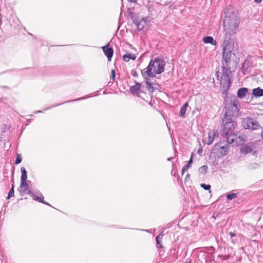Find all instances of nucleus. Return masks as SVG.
Wrapping results in <instances>:
<instances>
[{
	"label": "nucleus",
	"instance_id": "nucleus-1",
	"mask_svg": "<svg viewBox=\"0 0 263 263\" xmlns=\"http://www.w3.org/2000/svg\"><path fill=\"white\" fill-rule=\"evenodd\" d=\"M234 46L233 40L230 36H226L222 45V73L220 80V89L223 94L227 92L231 86L230 74L231 72L229 65L231 62Z\"/></svg>",
	"mask_w": 263,
	"mask_h": 263
},
{
	"label": "nucleus",
	"instance_id": "nucleus-2",
	"mask_svg": "<svg viewBox=\"0 0 263 263\" xmlns=\"http://www.w3.org/2000/svg\"><path fill=\"white\" fill-rule=\"evenodd\" d=\"M239 102L237 100L236 97L231 99L230 103L226 104L225 114L222 119L223 129L221 133V136L224 138L230 133L233 132L236 123L235 121L239 112Z\"/></svg>",
	"mask_w": 263,
	"mask_h": 263
},
{
	"label": "nucleus",
	"instance_id": "nucleus-3",
	"mask_svg": "<svg viewBox=\"0 0 263 263\" xmlns=\"http://www.w3.org/2000/svg\"><path fill=\"white\" fill-rule=\"evenodd\" d=\"M165 62L162 57H157L151 60L146 68L141 71L143 78L155 77L157 74L162 73L164 71Z\"/></svg>",
	"mask_w": 263,
	"mask_h": 263
},
{
	"label": "nucleus",
	"instance_id": "nucleus-4",
	"mask_svg": "<svg viewBox=\"0 0 263 263\" xmlns=\"http://www.w3.org/2000/svg\"><path fill=\"white\" fill-rule=\"evenodd\" d=\"M240 20L234 13H227L223 20L224 31L229 36L235 34L238 28Z\"/></svg>",
	"mask_w": 263,
	"mask_h": 263
},
{
	"label": "nucleus",
	"instance_id": "nucleus-5",
	"mask_svg": "<svg viewBox=\"0 0 263 263\" xmlns=\"http://www.w3.org/2000/svg\"><path fill=\"white\" fill-rule=\"evenodd\" d=\"M22 196L29 195L32 197H43L41 192L37 190H30L27 182H21L18 189Z\"/></svg>",
	"mask_w": 263,
	"mask_h": 263
},
{
	"label": "nucleus",
	"instance_id": "nucleus-6",
	"mask_svg": "<svg viewBox=\"0 0 263 263\" xmlns=\"http://www.w3.org/2000/svg\"><path fill=\"white\" fill-rule=\"evenodd\" d=\"M242 124L245 129L251 130H257L260 127L258 122L255 119L252 118H246L243 119L242 122Z\"/></svg>",
	"mask_w": 263,
	"mask_h": 263
},
{
	"label": "nucleus",
	"instance_id": "nucleus-7",
	"mask_svg": "<svg viewBox=\"0 0 263 263\" xmlns=\"http://www.w3.org/2000/svg\"><path fill=\"white\" fill-rule=\"evenodd\" d=\"M228 148V143H224L223 142L216 143L214 146V149L222 156L227 155Z\"/></svg>",
	"mask_w": 263,
	"mask_h": 263
},
{
	"label": "nucleus",
	"instance_id": "nucleus-8",
	"mask_svg": "<svg viewBox=\"0 0 263 263\" xmlns=\"http://www.w3.org/2000/svg\"><path fill=\"white\" fill-rule=\"evenodd\" d=\"M255 148V144L253 142H250L241 146L240 148V152L241 153L246 155L249 153H251Z\"/></svg>",
	"mask_w": 263,
	"mask_h": 263
},
{
	"label": "nucleus",
	"instance_id": "nucleus-9",
	"mask_svg": "<svg viewBox=\"0 0 263 263\" xmlns=\"http://www.w3.org/2000/svg\"><path fill=\"white\" fill-rule=\"evenodd\" d=\"M219 135V133L217 130L212 129L210 130L208 135V139L207 141H205V142L208 145L211 144L214 140L218 137Z\"/></svg>",
	"mask_w": 263,
	"mask_h": 263
},
{
	"label": "nucleus",
	"instance_id": "nucleus-10",
	"mask_svg": "<svg viewBox=\"0 0 263 263\" xmlns=\"http://www.w3.org/2000/svg\"><path fill=\"white\" fill-rule=\"evenodd\" d=\"M102 49L104 54L107 57L108 61H111V59L114 54L113 49L111 47H109L108 45L102 47Z\"/></svg>",
	"mask_w": 263,
	"mask_h": 263
},
{
	"label": "nucleus",
	"instance_id": "nucleus-11",
	"mask_svg": "<svg viewBox=\"0 0 263 263\" xmlns=\"http://www.w3.org/2000/svg\"><path fill=\"white\" fill-rule=\"evenodd\" d=\"M224 138L227 139V142L229 144H233V146L236 145L237 134L230 133L228 136Z\"/></svg>",
	"mask_w": 263,
	"mask_h": 263
},
{
	"label": "nucleus",
	"instance_id": "nucleus-12",
	"mask_svg": "<svg viewBox=\"0 0 263 263\" xmlns=\"http://www.w3.org/2000/svg\"><path fill=\"white\" fill-rule=\"evenodd\" d=\"M141 85L139 83H136V84L132 86L130 88V91L133 95H136L138 97L140 92V90Z\"/></svg>",
	"mask_w": 263,
	"mask_h": 263
},
{
	"label": "nucleus",
	"instance_id": "nucleus-13",
	"mask_svg": "<svg viewBox=\"0 0 263 263\" xmlns=\"http://www.w3.org/2000/svg\"><path fill=\"white\" fill-rule=\"evenodd\" d=\"M134 23L139 31L142 30L146 25V20L145 18H141L140 21L136 20Z\"/></svg>",
	"mask_w": 263,
	"mask_h": 263
},
{
	"label": "nucleus",
	"instance_id": "nucleus-14",
	"mask_svg": "<svg viewBox=\"0 0 263 263\" xmlns=\"http://www.w3.org/2000/svg\"><path fill=\"white\" fill-rule=\"evenodd\" d=\"M89 97V96H84L83 97L77 98V99H73V100H72L67 101H66V102H63L62 103L57 104H55L54 105H52L50 107L46 108L45 110H48V109H50V108H51L52 107H55L58 106H59L60 105H62L63 104H64V103H69V102H76V101L84 100L85 99L88 98Z\"/></svg>",
	"mask_w": 263,
	"mask_h": 263
},
{
	"label": "nucleus",
	"instance_id": "nucleus-15",
	"mask_svg": "<svg viewBox=\"0 0 263 263\" xmlns=\"http://www.w3.org/2000/svg\"><path fill=\"white\" fill-rule=\"evenodd\" d=\"M252 95L255 97H260L263 96V89L260 87L253 89Z\"/></svg>",
	"mask_w": 263,
	"mask_h": 263
},
{
	"label": "nucleus",
	"instance_id": "nucleus-16",
	"mask_svg": "<svg viewBox=\"0 0 263 263\" xmlns=\"http://www.w3.org/2000/svg\"><path fill=\"white\" fill-rule=\"evenodd\" d=\"M203 42L205 44H210L214 46H215L217 44V42L211 36L204 37L203 38Z\"/></svg>",
	"mask_w": 263,
	"mask_h": 263
},
{
	"label": "nucleus",
	"instance_id": "nucleus-17",
	"mask_svg": "<svg viewBox=\"0 0 263 263\" xmlns=\"http://www.w3.org/2000/svg\"><path fill=\"white\" fill-rule=\"evenodd\" d=\"M248 88L246 87H242L239 88L237 91L238 97L240 99L243 98L248 93Z\"/></svg>",
	"mask_w": 263,
	"mask_h": 263
},
{
	"label": "nucleus",
	"instance_id": "nucleus-18",
	"mask_svg": "<svg viewBox=\"0 0 263 263\" xmlns=\"http://www.w3.org/2000/svg\"><path fill=\"white\" fill-rule=\"evenodd\" d=\"M21 182H27V173L25 167H22L21 168Z\"/></svg>",
	"mask_w": 263,
	"mask_h": 263
},
{
	"label": "nucleus",
	"instance_id": "nucleus-19",
	"mask_svg": "<svg viewBox=\"0 0 263 263\" xmlns=\"http://www.w3.org/2000/svg\"><path fill=\"white\" fill-rule=\"evenodd\" d=\"M246 136L244 134H237L236 145H240L241 143H243L246 140Z\"/></svg>",
	"mask_w": 263,
	"mask_h": 263
},
{
	"label": "nucleus",
	"instance_id": "nucleus-20",
	"mask_svg": "<svg viewBox=\"0 0 263 263\" xmlns=\"http://www.w3.org/2000/svg\"><path fill=\"white\" fill-rule=\"evenodd\" d=\"M241 191L240 190H233L230 193H227L225 196L226 197H235L237 195H241L240 192Z\"/></svg>",
	"mask_w": 263,
	"mask_h": 263
},
{
	"label": "nucleus",
	"instance_id": "nucleus-21",
	"mask_svg": "<svg viewBox=\"0 0 263 263\" xmlns=\"http://www.w3.org/2000/svg\"><path fill=\"white\" fill-rule=\"evenodd\" d=\"M136 59V55L135 54L127 53L123 56V60L126 62H128L130 59L135 60Z\"/></svg>",
	"mask_w": 263,
	"mask_h": 263
},
{
	"label": "nucleus",
	"instance_id": "nucleus-22",
	"mask_svg": "<svg viewBox=\"0 0 263 263\" xmlns=\"http://www.w3.org/2000/svg\"><path fill=\"white\" fill-rule=\"evenodd\" d=\"M188 107V103H185L181 108L179 116L182 118H184L185 114L186 111L187 107Z\"/></svg>",
	"mask_w": 263,
	"mask_h": 263
},
{
	"label": "nucleus",
	"instance_id": "nucleus-23",
	"mask_svg": "<svg viewBox=\"0 0 263 263\" xmlns=\"http://www.w3.org/2000/svg\"><path fill=\"white\" fill-rule=\"evenodd\" d=\"M149 77H145L144 78L145 83H146V87L149 90L151 91L153 89V84L151 83L149 81Z\"/></svg>",
	"mask_w": 263,
	"mask_h": 263
},
{
	"label": "nucleus",
	"instance_id": "nucleus-24",
	"mask_svg": "<svg viewBox=\"0 0 263 263\" xmlns=\"http://www.w3.org/2000/svg\"><path fill=\"white\" fill-rule=\"evenodd\" d=\"M208 169V166L206 165H202L199 168V173L200 175H205Z\"/></svg>",
	"mask_w": 263,
	"mask_h": 263
},
{
	"label": "nucleus",
	"instance_id": "nucleus-25",
	"mask_svg": "<svg viewBox=\"0 0 263 263\" xmlns=\"http://www.w3.org/2000/svg\"><path fill=\"white\" fill-rule=\"evenodd\" d=\"M162 236H163L162 235L159 234L158 236H157V237L156 238L157 248H160L162 247V246L161 244V241L162 238Z\"/></svg>",
	"mask_w": 263,
	"mask_h": 263
},
{
	"label": "nucleus",
	"instance_id": "nucleus-26",
	"mask_svg": "<svg viewBox=\"0 0 263 263\" xmlns=\"http://www.w3.org/2000/svg\"><path fill=\"white\" fill-rule=\"evenodd\" d=\"M193 163V156H191V157L190 158L189 161H188L187 163L184 165L183 167H184V170H188L189 168V167H190L191 165L192 164V163Z\"/></svg>",
	"mask_w": 263,
	"mask_h": 263
},
{
	"label": "nucleus",
	"instance_id": "nucleus-27",
	"mask_svg": "<svg viewBox=\"0 0 263 263\" xmlns=\"http://www.w3.org/2000/svg\"><path fill=\"white\" fill-rule=\"evenodd\" d=\"M22 160V156L21 155V154H17L16 157L15 164L16 165L18 164L21 162Z\"/></svg>",
	"mask_w": 263,
	"mask_h": 263
},
{
	"label": "nucleus",
	"instance_id": "nucleus-28",
	"mask_svg": "<svg viewBox=\"0 0 263 263\" xmlns=\"http://www.w3.org/2000/svg\"><path fill=\"white\" fill-rule=\"evenodd\" d=\"M200 185L205 190H210L211 189V185L209 184H205L204 183H202V184H201Z\"/></svg>",
	"mask_w": 263,
	"mask_h": 263
},
{
	"label": "nucleus",
	"instance_id": "nucleus-29",
	"mask_svg": "<svg viewBox=\"0 0 263 263\" xmlns=\"http://www.w3.org/2000/svg\"><path fill=\"white\" fill-rule=\"evenodd\" d=\"M33 199L39 202H41V203H43L49 205L48 203L44 201V198H33Z\"/></svg>",
	"mask_w": 263,
	"mask_h": 263
},
{
	"label": "nucleus",
	"instance_id": "nucleus-30",
	"mask_svg": "<svg viewBox=\"0 0 263 263\" xmlns=\"http://www.w3.org/2000/svg\"><path fill=\"white\" fill-rule=\"evenodd\" d=\"M14 196V191H13V188H12L9 193H8V197H12Z\"/></svg>",
	"mask_w": 263,
	"mask_h": 263
},
{
	"label": "nucleus",
	"instance_id": "nucleus-31",
	"mask_svg": "<svg viewBox=\"0 0 263 263\" xmlns=\"http://www.w3.org/2000/svg\"><path fill=\"white\" fill-rule=\"evenodd\" d=\"M115 76H116L115 71L114 70H111V74L110 76V79H112L114 80L115 79Z\"/></svg>",
	"mask_w": 263,
	"mask_h": 263
},
{
	"label": "nucleus",
	"instance_id": "nucleus-32",
	"mask_svg": "<svg viewBox=\"0 0 263 263\" xmlns=\"http://www.w3.org/2000/svg\"><path fill=\"white\" fill-rule=\"evenodd\" d=\"M131 74L132 75V76H133L134 77H137L138 76V73L137 72H136V70H132V72H131Z\"/></svg>",
	"mask_w": 263,
	"mask_h": 263
},
{
	"label": "nucleus",
	"instance_id": "nucleus-33",
	"mask_svg": "<svg viewBox=\"0 0 263 263\" xmlns=\"http://www.w3.org/2000/svg\"><path fill=\"white\" fill-rule=\"evenodd\" d=\"M10 129V126L5 125L3 129L4 132H6Z\"/></svg>",
	"mask_w": 263,
	"mask_h": 263
},
{
	"label": "nucleus",
	"instance_id": "nucleus-34",
	"mask_svg": "<svg viewBox=\"0 0 263 263\" xmlns=\"http://www.w3.org/2000/svg\"><path fill=\"white\" fill-rule=\"evenodd\" d=\"M190 175L189 174H186L185 178L184 179V182H186L190 179Z\"/></svg>",
	"mask_w": 263,
	"mask_h": 263
},
{
	"label": "nucleus",
	"instance_id": "nucleus-35",
	"mask_svg": "<svg viewBox=\"0 0 263 263\" xmlns=\"http://www.w3.org/2000/svg\"><path fill=\"white\" fill-rule=\"evenodd\" d=\"M229 235L231 236V237H234V236H235V233H233V232H230L229 233Z\"/></svg>",
	"mask_w": 263,
	"mask_h": 263
},
{
	"label": "nucleus",
	"instance_id": "nucleus-36",
	"mask_svg": "<svg viewBox=\"0 0 263 263\" xmlns=\"http://www.w3.org/2000/svg\"><path fill=\"white\" fill-rule=\"evenodd\" d=\"M128 1L130 3H136L138 1V0H128Z\"/></svg>",
	"mask_w": 263,
	"mask_h": 263
},
{
	"label": "nucleus",
	"instance_id": "nucleus-37",
	"mask_svg": "<svg viewBox=\"0 0 263 263\" xmlns=\"http://www.w3.org/2000/svg\"><path fill=\"white\" fill-rule=\"evenodd\" d=\"M262 0H254V2L257 4H259L262 2Z\"/></svg>",
	"mask_w": 263,
	"mask_h": 263
},
{
	"label": "nucleus",
	"instance_id": "nucleus-38",
	"mask_svg": "<svg viewBox=\"0 0 263 263\" xmlns=\"http://www.w3.org/2000/svg\"><path fill=\"white\" fill-rule=\"evenodd\" d=\"M186 171H187V170H184V167H183V168L182 169V171H181L182 175H183L184 173L185 172H186Z\"/></svg>",
	"mask_w": 263,
	"mask_h": 263
},
{
	"label": "nucleus",
	"instance_id": "nucleus-39",
	"mask_svg": "<svg viewBox=\"0 0 263 263\" xmlns=\"http://www.w3.org/2000/svg\"><path fill=\"white\" fill-rule=\"evenodd\" d=\"M31 119H28L27 120V124H26V126L28 125L30 123H31Z\"/></svg>",
	"mask_w": 263,
	"mask_h": 263
},
{
	"label": "nucleus",
	"instance_id": "nucleus-40",
	"mask_svg": "<svg viewBox=\"0 0 263 263\" xmlns=\"http://www.w3.org/2000/svg\"><path fill=\"white\" fill-rule=\"evenodd\" d=\"M43 111L42 110H37L34 112V114H36L37 113H42Z\"/></svg>",
	"mask_w": 263,
	"mask_h": 263
},
{
	"label": "nucleus",
	"instance_id": "nucleus-41",
	"mask_svg": "<svg viewBox=\"0 0 263 263\" xmlns=\"http://www.w3.org/2000/svg\"><path fill=\"white\" fill-rule=\"evenodd\" d=\"M217 216H218V214L215 215V214L214 213L213 216H212V217H213L215 219Z\"/></svg>",
	"mask_w": 263,
	"mask_h": 263
},
{
	"label": "nucleus",
	"instance_id": "nucleus-42",
	"mask_svg": "<svg viewBox=\"0 0 263 263\" xmlns=\"http://www.w3.org/2000/svg\"><path fill=\"white\" fill-rule=\"evenodd\" d=\"M184 263H191V261L190 259H186Z\"/></svg>",
	"mask_w": 263,
	"mask_h": 263
},
{
	"label": "nucleus",
	"instance_id": "nucleus-43",
	"mask_svg": "<svg viewBox=\"0 0 263 263\" xmlns=\"http://www.w3.org/2000/svg\"><path fill=\"white\" fill-rule=\"evenodd\" d=\"M202 153V149H199L198 151V153L199 154H200V153L201 154Z\"/></svg>",
	"mask_w": 263,
	"mask_h": 263
},
{
	"label": "nucleus",
	"instance_id": "nucleus-44",
	"mask_svg": "<svg viewBox=\"0 0 263 263\" xmlns=\"http://www.w3.org/2000/svg\"><path fill=\"white\" fill-rule=\"evenodd\" d=\"M242 71H243V72L245 73V66H244V64L242 65Z\"/></svg>",
	"mask_w": 263,
	"mask_h": 263
},
{
	"label": "nucleus",
	"instance_id": "nucleus-45",
	"mask_svg": "<svg viewBox=\"0 0 263 263\" xmlns=\"http://www.w3.org/2000/svg\"><path fill=\"white\" fill-rule=\"evenodd\" d=\"M172 159V158H168L167 159V161H171Z\"/></svg>",
	"mask_w": 263,
	"mask_h": 263
},
{
	"label": "nucleus",
	"instance_id": "nucleus-46",
	"mask_svg": "<svg viewBox=\"0 0 263 263\" xmlns=\"http://www.w3.org/2000/svg\"><path fill=\"white\" fill-rule=\"evenodd\" d=\"M255 153H256V151L253 152V154H255Z\"/></svg>",
	"mask_w": 263,
	"mask_h": 263
},
{
	"label": "nucleus",
	"instance_id": "nucleus-47",
	"mask_svg": "<svg viewBox=\"0 0 263 263\" xmlns=\"http://www.w3.org/2000/svg\"><path fill=\"white\" fill-rule=\"evenodd\" d=\"M228 199H230V200H231V199H232L233 198H228Z\"/></svg>",
	"mask_w": 263,
	"mask_h": 263
},
{
	"label": "nucleus",
	"instance_id": "nucleus-48",
	"mask_svg": "<svg viewBox=\"0 0 263 263\" xmlns=\"http://www.w3.org/2000/svg\"><path fill=\"white\" fill-rule=\"evenodd\" d=\"M29 34L31 36H32V34L31 33H29Z\"/></svg>",
	"mask_w": 263,
	"mask_h": 263
},
{
	"label": "nucleus",
	"instance_id": "nucleus-49",
	"mask_svg": "<svg viewBox=\"0 0 263 263\" xmlns=\"http://www.w3.org/2000/svg\"><path fill=\"white\" fill-rule=\"evenodd\" d=\"M103 93H104V94L106 93V92H105V91H104V92H103Z\"/></svg>",
	"mask_w": 263,
	"mask_h": 263
}]
</instances>
